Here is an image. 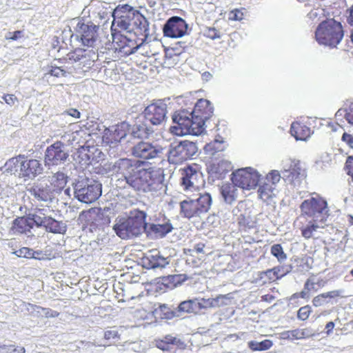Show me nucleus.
<instances>
[{
  "label": "nucleus",
  "instance_id": "24",
  "mask_svg": "<svg viewBox=\"0 0 353 353\" xmlns=\"http://www.w3.org/2000/svg\"><path fill=\"white\" fill-rule=\"evenodd\" d=\"M127 135L123 125H116L112 128L105 130L103 135V141L107 144L117 143Z\"/></svg>",
  "mask_w": 353,
  "mask_h": 353
},
{
  "label": "nucleus",
  "instance_id": "26",
  "mask_svg": "<svg viewBox=\"0 0 353 353\" xmlns=\"http://www.w3.org/2000/svg\"><path fill=\"white\" fill-rule=\"evenodd\" d=\"M44 179L48 183V185L54 195V194L60 193L68 183V176L60 172H56L52 176L44 177Z\"/></svg>",
  "mask_w": 353,
  "mask_h": 353
},
{
  "label": "nucleus",
  "instance_id": "6",
  "mask_svg": "<svg viewBox=\"0 0 353 353\" xmlns=\"http://www.w3.org/2000/svg\"><path fill=\"white\" fill-rule=\"evenodd\" d=\"M173 121L176 124L170 128V132L177 136L185 134L199 135L204 130L205 120L196 118L193 114L185 110L179 111L173 116Z\"/></svg>",
  "mask_w": 353,
  "mask_h": 353
},
{
  "label": "nucleus",
  "instance_id": "48",
  "mask_svg": "<svg viewBox=\"0 0 353 353\" xmlns=\"http://www.w3.org/2000/svg\"><path fill=\"white\" fill-rule=\"evenodd\" d=\"M345 170L352 179L353 180V156H349L345 161Z\"/></svg>",
  "mask_w": 353,
  "mask_h": 353
},
{
  "label": "nucleus",
  "instance_id": "46",
  "mask_svg": "<svg viewBox=\"0 0 353 353\" xmlns=\"http://www.w3.org/2000/svg\"><path fill=\"white\" fill-rule=\"evenodd\" d=\"M166 341H161L157 343V347L162 350H168L170 349V345L174 344L176 341L175 338L168 339L167 337L165 338Z\"/></svg>",
  "mask_w": 353,
  "mask_h": 353
},
{
  "label": "nucleus",
  "instance_id": "14",
  "mask_svg": "<svg viewBox=\"0 0 353 353\" xmlns=\"http://www.w3.org/2000/svg\"><path fill=\"white\" fill-rule=\"evenodd\" d=\"M219 299L220 296H217L216 299H202L201 301L198 299L184 301L179 305L177 310L179 312L197 314L202 309L213 307Z\"/></svg>",
  "mask_w": 353,
  "mask_h": 353
},
{
  "label": "nucleus",
  "instance_id": "38",
  "mask_svg": "<svg viewBox=\"0 0 353 353\" xmlns=\"http://www.w3.org/2000/svg\"><path fill=\"white\" fill-rule=\"evenodd\" d=\"M270 252L279 261H283L287 259V254L284 252L281 244L273 245L271 247Z\"/></svg>",
  "mask_w": 353,
  "mask_h": 353
},
{
  "label": "nucleus",
  "instance_id": "19",
  "mask_svg": "<svg viewBox=\"0 0 353 353\" xmlns=\"http://www.w3.org/2000/svg\"><path fill=\"white\" fill-rule=\"evenodd\" d=\"M160 152L161 150L152 143L145 141L139 142L132 148V154L134 157L145 160L154 159Z\"/></svg>",
  "mask_w": 353,
  "mask_h": 353
},
{
  "label": "nucleus",
  "instance_id": "53",
  "mask_svg": "<svg viewBox=\"0 0 353 353\" xmlns=\"http://www.w3.org/2000/svg\"><path fill=\"white\" fill-rule=\"evenodd\" d=\"M23 36V31L17 30L13 32H9L8 35L6 37L7 40L16 41Z\"/></svg>",
  "mask_w": 353,
  "mask_h": 353
},
{
  "label": "nucleus",
  "instance_id": "54",
  "mask_svg": "<svg viewBox=\"0 0 353 353\" xmlns=\"http://www.w3.org/2000/svg\"><path fill=\"white\" fill-rule=\"evenodd\" d=\"M341 140L350 148L353 149V136L352 134L344 132L342 135Z\"/></svg>",
  "mask_w": 353,
  "mask_h": 353
},
{
  "label": "nucleus",
  "instance_id": "1",
  "mask_svg": "<svg viewBox=\"0 0 353 353\" xmlns=\"http://www.w3.org/2000/svg\"><path fill=\"white\" fill-rule=\"evenodd\" d=\"M141 160L120 159L115 164L117 172L124 177L126 183L135 191L157 194L163 190V175L159 170Z\"/></svg>",
  "mask_w": 353,
  "mask_h": 353
},
{
  "label": "nucleus",
  "instance_id": "8",
  "mask_svg": "<svg viewBox=\"0 0 353 353\" xmlns=\"http://www.w3.org/2000/svg\"><path fill=\"white\" fill-rule=\"evenodd\" d=\"M211 204L209 193L201 194L196 199L188 198L180 202V214L188 219L199 217L208 212Z\"/></svg>",
  "mask_w": 353,
  "mask_h": 353
},
{
  "label": "nucleus",
  "instance_id": "37",
  "mask_svg": "<svg viewBox=\"0 0 353 353\" xmlns=\"http://www.w3.org/2000/svg\"><path fill=\"white\" fill-rule=\"evenodd\" d=\"M86 57V50L82 48H76L67 54V59L77 62Z\"/></svg>",
  "mask_w": 353,
  "mask_h": 353
},
{
  "label": "nucleus",
  "instance_id": "5",
  "mask_svg": "<svg viewBox=\"0 0 353 353\" xmlns=\"http://www.w3.org/2000/svg\"><path fill=\"white\" fill-rule=\"evenodd\" d=\"M147 214L144 211L134 209L130 211L127 217L120 218L114 225V230L121 239L137 236L147 230Z\"/></svg>",
  "mask_w": 353,
  "mask_h": 353
},
{
  "label": "nucleus",
  "instance_id": "25",
  "mask_svg": "<svg viewBox=\"0 0 353 353\" xmlns=\"http://www.w3.org/2000/svg\"><path fill=\"white\" fill-rule=\"evenodd\" d=\"M214 108L210 101L200 99L195 103L192 114L196 118L207 121L213 114Z\"/></svg>",
  "mask_w": 353,
  "mask_h": 353
},
{
  "label": "nucleus",
  "instance_id": "30",
  "mask_svg": "<svg viewBox=\"0 0 353 353\" xmlns=\"http://www.w3.org/2000/svg\"><path fill=\"white\" fill-rule=\"evenodd\" d=\"M257 192L259 199L265 202H268L276 196V185H274V183L268 179L267 181L259 185Z\"/></svg>",
  "mask_w": 353,
  "mask_h": 353
},
{
  "label": "nucleus",
  "instance_id": "17",
  "mask_svg": "<svg viewBox=\"0 0 353 353\" xmlns=\"http://www.w3.org/2000/svg\"><path fill=\"white\" fill-rule=\"evenodd\" d=\"M166 106L163 103H151L144 110L145 119L154 125H160L163 123L166 117Z\"/></svg>",
  "mask_w": 353,
  "mask_h": 353
},
{
  "label": "nucleus",
  "instance_id": "16",
  "mask_svg": "<svg viewBox=\"0 0 353 353\" xmlns=\"http://www.w3.org/2000/svg\"><path fill=\"white\" fill-rule=\"evenodd\" d=\"M186 30V23L179 17H172L169 19L163 28L164 35L170 38L181 37L185 34Z\"/></svg>",
  "mask_w": 353,
  "mask_h": 353
},
{
  "label": "nucleus",
  "instance_id": "58",
  "mask_svg": "<svg viewBox=\"0 0 353 353\" xmlns=\"http://www.w3.org/2000/svg\"><path fill=\"white\" fill-rule=\"evenodd\" d=\"M205 244L203 243H197L194 245V250L196 252V253H203L204 252V248H205Z\"/></svg>",
  "mask_w": 353,
  "mask_h": 353
},
{
  "label": "nucleus",
  "instance_id": "34",
  "mask_svg": "<svg viewBox=\"0 0 353 353\" xmlns=\"http://www.w3.org/2000/svg\"><path fill=\"white\" fill-rule=\"evenodd\" d=\"M152 132V128L148 126L144 121H140L134 125L132 134L134 138L144 139H148Z\"/></svg>",
  "mask_w": 353,
  "mask_h": 353
},
{
  "label": "nucleus",
  "instance_id": "7",
  "mask_svg": "<svg viewBox=\"0 0 353 353\" xmlns=\"http://www.w3.org/2000/svg\"><path fill=\"white\" fill-rule=\"evenodd\" d=\"M315 37L319 43L335 47L343 37L342 25L332 19L323 21L318 26Z\"/></svg>",
  "mask_w": 353,
  "mask_h": 353
},
{
  "label": "nucleus",
  "instance_id": "57",
  "mask_svg": "<svg viewBox=\"0 0 353 353\" xmlns=\"http://www.w3.org/2000/svg\"><path fill=\"white\" fill-rule=\"evenodd\" d=\"M345 118L350 123L353 125V103L351 105L349 112L346 114Z\"/></svg>",
  "mask_w": 353,
  "mask_h": 353
},
{
  "label": "nucleus",
  "instance_id": "49",
  "mask_svg": "<svg viewBox=\"0 0 353 353\" xmlns=\"http://www.w3.org/2000/svg\"><path fill=\"white\" fill-rule=\"evenodd\" d=\"M228 18L232 21H240L243 18V13L239 9H234L230 12Z\"/></svg>",
  "mask_w": 353,
  "mask_h": 353
},
{
  "label": "nucleus",
  "instance_id": "52",
  "mask_svg": "<svg viewBox=\"0 0 353 353\" xmlns=\"http://www.w3.org/2000/svg\"><path fill=\"white\" fill-rule=\"evenodd\" d=\"M268 179H269L270 181L274 183V185H276V183L280 181L281 176L278 171L273 170L268 174L265 179V181H267Z\"/></svg>",
  "mask_w": 353,
  "mask_h": 353
},
{
  "label": "nucleus",
  "instance_id": "33",
  "mask_svg": "<svg viewBox=\"0 0 353 353\" xmlns=\"http://www.w3.org/2000/svg\"><path fill=\"white\" fill-rule=\"evenodd\" d=\"M288 273L287 270H285V267L283 265L276 266L272 269H268L266 271L261 273V278H263L264 275L268 280V283H272L276 280L282 278Z\"/></svg>",
  "mask_w": 353,
  "mask_h": 353
},
{
  "label": "nucleus",
  "instance_id": "9",
  "mask_svg": "<svg viewBox=\"0 0 353 353\" xmlns=\"http://www.w3.org/2000/svg\"><path fill=\"white\" fill-rule=\"evenodd\" d=\"M181 185L185 191L199 190L204 184L201 168L199 164L192 163L180 170Z\"/></svg>",
  "mask_w": 353,
  "mask_h": 353
},
{
  "label": "nucleus",
  "instance_id": "64",
  "mask_svg": "<svg viewBox=\"0 0 353 353\" xmlns=\"http://www.w3.org/2000/svg\"><path fill=\"white\" fill-rule=\"evenodd\" d=\"M352 223L353 224V216H351Z\"/></svg>",
  "mask_w": 353,
  "mask_h": 353
},
{
  "label": "nucleus",
  "instance_id": "62",
  "mask_svg": "<svg viewBox=\"0 0 353 353\" xmlns=\"http://www.w3.org/2000/svg\"><path fill=\"white\" fill-rule=\"evenodd\" d=\"M349 23L351 25V26H352V33H351V39H352V41L353 42V21H349Z\"/></svg>",
  "mask_w": 353,
  "mask_h": 353
},
{
  "label": "nucleus",
  "instance_id": "43",
  "mask_svg": "<svg viewBox=\"0 0 353 353\" xmlns=\"http://www.w3.org/2000/svg\"><path fill=\"white\" fill-rule=\"evenodd\" d=\"M14 254L19 257L33 258L34 251L28 248L23 247L14 252Z\"/></svg>",
  "mask_w": 353,
  "mask_h": 353
},
{
  "label": "nucleus",
  "instance_id": "23",
  "mask_svg": "<svg viewBox=\"0 0 353 353\" xmlns=\"http://www.w3.org/2000/svg\"><path fill=\"white\" fill-rule=\"evenodd\" d=\"M34 225H36L34 213L15 219L13 221L11 230L13 234H23L30 232Z\"/></svg>",
  "mask_w": 353,
  "mask_h": 353
},
{
  "label": "nucleus",
  "instance_id": "41",
  "mask_svg": "<svg viewBox=\"0 0 353 353\" xmlns=\"http://www.w3.org/2000/svg\"><path fill=\"white\" fill-rule=\"evenodd\" d=\"M343 291L341 290H334L327 292H323L325 300L330 301L331 300H336L343 298Z\"/></svg>",
  "mask_w": 353,
  "mask_h": 353
},
{
  "label": "nucleus",
  "instance_id": "55",
  "mask_svg": "<svg viewBox=\"0 0 353 353\" xmlns=\"http://www.w3.org/2000/svg\"><path fill=\"white\" fill-rule=\"evenodd\" d=\"M3 99L4 101L10 105H13L17 101V98L14 94H5Z\"/></svg>",
  "mask_w": 353,
  "mask_h": 353
},
{
  "label": "nucleus",
  "instance_id": "10",
  "mask_svg": "<svg viewBox=\"0 0 353 353\" xmlns=\"http://www.w3.org/2000/svg\"><path fill=\"white\" fill-rule=\"evenodd\" d=\"M260 175L252 168H241L233 172L231 181L243 190H250L257 186Z\"/></svg>",
  "mask_w": 353,
  "mask_h": 353
},
{
  "label": "nucleus",
  "instance_id": "50",
  "mask_svg": "<svg viewBox=\"0 0 353 353\" xmlns=\"http://www.w3.org/2000/svg\"><path fill=\"white\" fill-rule=\"evenodd\" d=\"M323 293L319 294L314 296L312 299V304L314 307H319L325 303H328V301L325 300Z\"/></svg>",
  "mask_w": 353,
  "mask_h": 353
},
{
  "label": "nucleus",
  "instance_id": "45",
  "mask_svg": "<svg viewBox=\"0 0 353 353\" xmlns=\"http://www.w3.org/2000/svg\"><path fill=\"white\" fill-rule=\"evenodd\" d=\"M37 309L43 311L44 312V316L46 318H56L59 316V312L55 310H52L50 308L43 307L41 306L33 305Z\"/></svg>",
  "mask_w": 353,
  "mask_h": 353
},
{
  "label": "nucleus",
  "instance_id": "40",
  "mask_svg": "<svg viewBox=\"0 0 353 353\" xmlns=\"http://www.w3.org/2000/svg\"><path fill=\"white\" fill-rule=\"evenodd\" d=\"M312 312L311 307L308 305L299 308L297 312V317L301 321L307 320Z\"/></svg>",
  "mask_w": 353,
  "mask_h": 353
},
{
  "label": "nucleus",
  "instance_id": "20",
  "mask_svg": "<svg viewBox=\"0 0 353 353\" xmlns=\"http://www.w3.org/2000/svg\"><path fill=\"white\" fill-rule=\"evenodd\" d=\"M28 191L38 201H51L54 196L44 178L34 183Z\"/></svg>",
  "mask_w": 353,
  "mask_h": 353
},
{
  "label": "nucleus",
  "instance_id": "42",
  "mask_svg": "<svg viewBox=\"0 0 353 353\" xmlns=\"http://www.w3.org/2000/svg\"><path fill=\"white\" fill-rule=\"evenodd\" d=\"M67 73V71L63 69L61 67L54 65L50 66V69L48 72V74H50L51 76L57 78L66 77Z\"/></svg>",
  "mask_w": 353,
  "mask_h": 353
},
{
  "label": "nucleus",
  "instance_id": "3",
  "mask_svg": "<svg viewBox=\"0 0 353 353\" xmlns=\"http://www.w3.org/2000/svg\"><path fill=\"white\" fill-rule=\"evenodd\" d=\"M122 31H111L112 37V45L116 51L123 53L124 55H130L138 49H142V53L150 57L156 54L155 51L148 50L151 44L146 42L148 33L144 35L128 32V35L121 34Z\"/></svg>",
  "mask_w": 353,
  "mask_h": 353
},
{
  "label": "nucleus",
  "instance_id": "35",
  "mask_svg": "<svg viewBox=\"0 0 353 353\" xmlns=\"http://www.w3.org/2000/svg\"><path fill=\"white\" fill-rule=\"evenodd\" d=\"M319 225L316 220H311L306 225H303L300 227L301 236L305 239L313 238L314 232L317 230Z\"/></svg>",
  "mask_w": 353,
  "mask_h": 353
},
{
  "label": "nucleus",
  "instance_id": "2",
  "mask_svg": "<svg viewBox=\"0 0 353 353\" xmlns=\"http://www.w3.org/2000/svg\"><path fill=\"white\" fill-rule=\"evenodd\" d=\"M112 17L111 31L128 30L141 35L148 32V22L146 18L139 11L128 4L119 5L114 10Z\"/></svg>",
  "mask_w": 353,
  "mask_h": 353
},
{
  "label": "nucleus",
  "instance_id": "60",
  "mask_svg": "<svg viewBox=\"0 0 353 353\" xmlns=\"http://www.w3.org/2000/svg\"><path fill=\"white\" fill-rule=\"evenodd\" d=\"M334 327V323L332 321L328 322L325 325L326 333L330 334Z\"/></svg>",
  "mask_w": 353,
  "mask_h": 353
},
{
  "label": "nucleus",
  "instance_id": "18",
  "mask_svg": "<svg viewBox=\"0 0 353 353\" xmlns=\"http://www.w3.org/2000/svg\"><path fill=\"white\" fill-rule=\"evenodd\" d=\"M76 197L79 201L91 203L95 201L101 194V184L94 182L75 190Z\"/></svg>",
  "mask_w": 353,
  "mask_h": 353
},
{
  "label": "nucleus",
  "instance_id": "28",
  "mask_svg": "<svg viewBox=\"0 0 353 353\" xmlns=\"http://www.w3.org/2000/svg\"><path fill=\"white\" fill-rule=\"evenodd\" d=\"M143 263L144 266L149 269L163 268L167 263L166 259L161 256L157 251H150L143 257Z\"/></svg>",
  "mask_w": 353,
  "mask_h": 353
},
{
  "label": "nucleus",
  "instance_id": "51",
  "mask_svg": "<svg viewBox=\"0 0 353 353\" xmlns=\"http://www.w3.org/2000/svg\"><path fill=\"white\" fill-rule=\"evenodd\" d=\"M272 346V342L270 340H265L256 344V347H252L254 350H266Z\"/></svg>",
  "mask_w": 353,
  "mask_h": 353
},
{
  "label": "nucleus",
  "instance_id": "31",
  "mask_svg": "<svg viewBox=\"0 0 353 353\" xmlns=\"http://www.w3.org/2000/svg\"><path fill=\"white\" fill-rule=\"evenodd\" d=\"M290 132L296 140L305 141L310 137L311 130L304 123L294 121L291 125Z\"/></svg>",
  "mask_w": 353,
  "mask_h": 353
},
{
  "label": "nucleus",
  "instance_id": "11",
  "mask_svg": "<svg viewBox=\"0 0 353 353\" xmlns=\"http://www.w3.org/2000/svg\"><path fill=\"white\" fill-rule=\"evenodd\" d=\"M45 210L37 208L34 211V219L37 227H44L46 231L54 234H62L65 231V227L62 222L58 221L44 213Z\"/></svg>",
  "mask_w": 353,
  "mask_h": 353
},
{
  "label": "nucleus",
  "instance_id": "32",
  "mask_svg": "<svg viewBox=\"0 0 353 353\" xmlns=\"http://www.w3.org/2000/svg\"><path fill=\"white\" fill-rule=\"evenodd\" d=\"M236 223L239 232H248L256 227V219L252 216L250 213L241 214L236 218Z\"/></svg>",
  "mask_w": 353,
  "mask_h": 353
},
{
  "label": "nucleus",
  "instance_id": "61",
  "mask_svg": "<svg viewBox=\"0 0 353 353\" xmlns=\"http://www.w3.org/2000/svg\"><path fill=\"white\" fill-rule=\"evenodd\" d=\"M13 351L17 353H25L26 352V350L23 347H19L17 348H14Z\"/></svg>",
  "mask_w": 353,
  "mask_h": 353
},
{
  "label": "nucleus",
  "instance_id": "4",
  "mask_svg": "<svg viewBox=\"0 0 353 353\" xmlns=\"http://www.w3.org/2000/svg\"><path fill=\"white\" fill-rule=\"evenodd\" d=\"M6 171L17 176L24 181L34 180L43 172L42 163L36 159L19 154L9 159L5 163Z\"/></svg>",
  "mask_w": 353,
  "mask_h": 353
},
{
  "label": "nucleus",
  "instance_id": "22",
  "mask_svg": "<svg viewBox=\"0 0 353 353\" xmlns=\"http://www.w3.org/2000/svg\"><path fill=\"white\" fill-rule=\"evenodd\" d=\"M173 229L172 225L168 218L162 216V219H159L157 223L148 224L147 231L154 235L155 237L163 238L170 233Z\"/></svg>",
  "mask_w": 353,
  "mask_h": 353
},
{
  "label": "nucleus",
  "instance_id": "59",
  "mask_svg": "<svg viewBox=\"0 0 353 353\" xmlns=\"http://www.w3.org/2000/svg\"><path fill=\"white\" fill-rule=\"evenodd\" d=\"M275 297L272 294H265L261 296V300L266 302H272L273 300H274Z\"/></svg>",
  "mask_w": 353,
  "mask_h": 353
},
{
  "label": "nucleus",
  "instance_id": "36",
  "mask_svg": "<svg viewBox=\"0 0 353 353\" xmlns=\"http://www.w3.org/2000/svg\"><path fill=\"white\" fill-rule=\"evenodd\" d=\"M103 339L105 343L103 347L114 345L120 340V334L116 330H109L104 332Z\"/></svg>",
  "mask_w": 353,
  "mask_h": 353
},
{
  "label": "nucleus",
  "instance_id": "13",
  "mask_svg": "<svg viewBox=\"0 0 353 353\" xmlns=\"http://www.w3.org/2000/svg\"><path fill=\"white\" fill-rule=\"evenodd\" d=\"M68 154L65 150V144L57 141L48 146L45 153V162L48 165H57L65 161Z\"/></svg>",
  "mask_w": 353,
  "mask_h": 353
},
{
  "label": "nucleus",
  "instance_id": "29",
  "mask_svg": "<svg viewBox=\"0 0 353 353\" xmlns=\"http://www.w3.org/2000/svg\"><path fill=\"white\" fill-rule=\"evenodd\" d=\"M81 40L82 43L86 46H92L97 37V27L96 26H88L82 24L80 27Z\"/></svg>",
  "mask_w": 353,
  "mask_h": 353
},
{
  "label": "nucleus",
  "instance_id": "21",
  "mask_svg": "<svg viewBox=\"0 0 353 353\" xmlns=\"http://www.w3.org/2000/svg\"><path fill=\"white\" fill-rule=\"evenodd\" d=\"M325 285V281L323 279H319L317 281H315L314 278L307 279L303 286V289L300 292L294 293L290 299H297L299 298L308 299L310 297V294L312 292H316L318 291L319 288H321L324 287Z\"/></svg>",
  "mask_w": 353,
  "mask_h": 353
},
{
  "label": "nucleus",
  "instance_id": "44",
  "mask_svg": "<svg viewBox=\"0 0 353 353\" xmlns=\"http://www.w3.org/2000/svg\"><path fill=\"white\" fill-rule=\"evenodd\" d=\"M204 36L210 39H216L221 38L220 32L216 30L215 28H207L204 31Z\"/></svg>",
  "mask_w": 353,
  "mask_h": 353
},
{
  "label": "nucleus",
  "instance_id": "63",
  "mask_svg": "<svg viewBox=\"0 0 353 353\" xmlns=\"http://www.w3.org/2000/svg\"><path fill=\"white\" fill-rule=\"evenodd\" d=\"M350 274L353 276V269L350 271Z\"/></svg>",
  "mask_w": 353,
  "mask_h": 353
},
{
  "label": "nucleus",
  "instance_id": "12",
  "mask_svg": "<svg viewBox=\"0 0 353 353\" xmlns=\"http://www.w3.org/2000/svg\"><path fill=\"white\" fill-rule=\"evenodd\" d=\"M327 208V201L320 196L304 200L300 205L302 216L315 217Z\"/></svg>",
  "mask_w": 353,
  "mask_h": 353
},
{
  "label": "nucleus",
  "instance_id": "56",
  "mask_svg": "<svg viewBox=\"0 0 353 353\" xmlns=\"http://www.w3.org/2000/svg\"><path fill=\"white\" fill-rule=\"evenodd\" d=\"M66 114L75 118V119H79L81 117L80 112L77 109H75V108H70V109L66 111Z\"/></svg>",
  "mask_w": 353,
  "mask_h": 353
},
{
  "label": "nucleus",
  "instance_id": "15",
  "mask_svg": "<svg viewBox=\"0 0 353 353\" xmlns=\"http://www.w3.org/2000/svg\"><path fill=\"white\" fill-rule=\"evenodd\" d=\"M196 152V145L194 142L185 140L181 141L170 151V155L176 163H179L190 159Z\"/></svg>",
  "mask_w": 353,
  "mask_h": 353
},
{
  "label": "nucleus",
  "instance_id": "27",
  "mask_svg": "<svg viewBox=\"0 0 353 353\" xmlns=\"http://www.w3.org/2000/svg\"><path fill=\"white\" fill-rule=\"evenodd\" d=\"M238 185H236L233 182L224 183L220 187V192L223 201L228 204H232L234 203L239 196Z\"/></svg>",
  "mask_w": 353,
  "mask_h": 353
},
{
  "label": "nucleus",
  "instance_id": "47",
  "mask_svg": "<svg viewBox=\"0 0 353 353\" xmlns=\"http://www.w3.org/2000/svg\"><path fill=\"white\" fill-rule=\"evenodd\" d=\"M132 300L136 301V303L137 304V307L136 308V310L137 312H140L141 310H145V307H143L144 304L146 303V297L144 296L142 294H139L137 297L132 298Z\"/></svg>",
  "mask_w": 353,
  "mask_h": 353
},
{
  "label": "nucleus",
  "instance_id": "39",
  "mask_svg": "<svg viewBox=\"0 0 353 353\" xmlns=\"http://www.w3.org/2000/svg\"><path fill=\"white\" fill-rule=\"evenodd\" d=\"M307 336L306 330L303 329H296L288 332V337L291 339H302Z\"/></svg>",
  "mask_w": 353,
  "mask_h": 353
}]
</instances>
